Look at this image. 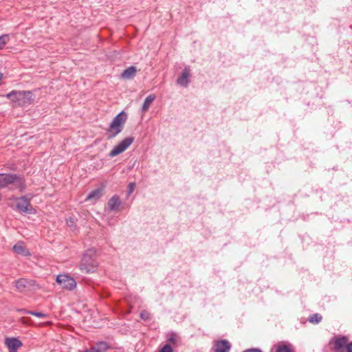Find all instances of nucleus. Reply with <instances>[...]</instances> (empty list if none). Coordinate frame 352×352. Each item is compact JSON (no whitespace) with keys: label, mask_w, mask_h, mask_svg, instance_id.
Returning <instances> with one entry per match:
<instances>
[{"label":"nucleus","mask_w":352,"mask_h":352,"mask_svg":"<svg viewBox=\"0 0 352 352\" xmlns=\"http://www.w3.org/2000/svg\"><path fill=\"white\" fill-rule=\"evenodd\" d=\"M1 199H2V196H1V195L0 194V201H1Z\"/></svg>","instance_id":"c756f323"},{"label":"nucleus","mask_w":352,"mask_h":352,"mask_svg":"<svg viewBox=\"0 0 352 352\" xmlns=\"http://www.w3.org/2000/svg\"><path fill=\"white\" fill-rule=\"evenodd\" d=\"M18 182H21V178L16 174H0V188H4L8 185Z\"/></svg>","instance_id":"0eeeda50"},{"label":"nucleus","mask_w":352,"mask_h":352,"mask_svg":"<svg viewBox=\"0 0 352 352\" xmlns=\"http://www.w3.org/2000/svg\"><path fill=\"white\" fill-rule=\"evenodd\" d=\"M13 250L15 253L22 256H28L30 252L24 245L23 241L17 242L13 247Z\"/></svg>","instance_id":"4468645a"},{"label":"nucleus","mask_w":352,"mask_h":352,"mask_svg":"<svg viewBox=\"0 0 352 352\" xmlns=\"http://www.w3.org/2000/svg\"><path fill=\"white\" fill-rule=\"evenodd\" d=\"M9 41L10 36L8 34L0 36V50H2Z\"/></svg>","instance_id":"4be33fe9"},{"label":"nucleus","mask_w":352,"mask_h":352,"mask_svg":"<svg viewBox=\"0 0 352 352\" xmlns=\"http://www.w3.org/2000/svg\"><path fill=\"white\" fill-rule=\"evenodd\" d=\"M19 311L22 314H28L36 316L38 318H47V314H45L44 313L37 312V311H28L25 309H19Z\"/></svg>","instance_id":"aec40b11"},{"label":"nucleus","mask_w":352,"mask_h":352,"mask_svg":"<svg viewBox=\"0 0 352 352\" xmlns=\"http://www.w3.org/2000/svg\"><path fill=\"white\" fill-rule=\"evenodd\" d=\"M109 345L107 342L100 341L92 345L89 349H87L88 352H106L109 349Z\"/></svg>","instance_id":"9b49d317"},{"label":"nucleus","mask_w":352,"mask_h":352,"mask_svg":"<svg viewBox=\"0 0 352 352\" xmlns=\"http://www.w3.org/2000/svg\"><path fill=\"white\" fill-rule=\"evenodd\" d=\"M137 69L134 66H131L123 71L121 74V78L123 79H132L135 76Z\"/></svg>","instance_id":"dca6fc26"},{"label":"nucleus","mask_w":352,"mask_h":352,"mask_svg":"<svg viewBox=\"0 0 352 352\" xmlns=\"http://www.w3.org/2000/svg\"><path fill=\"white\" fill-rule=\"evenodd\" d=\"M243 352H262V351H261V350H260L258 349L254 348V349H246V350L243 351Z\"/></svg>","instance_id":"bb28decb"},{"label":"nucleus","mask_w":352,"mask_h":352,"mask_svg":"<svg viewBox=\"0 0 352 352\" xmlns=\"http://www.w3.org/2000/svg\"><path fill=\"white\" fill-rule=\"evenodd\" d=\"M126 119L127 114L124 111H121L113 119L109 129H107L109 138H115L122 131Z\"/></svg>","instance_id":"7ed1b4c3"},{"label":"nucleus","mask_w":352,"mask_h":352,"mask_svg":"<svg viewBox=\"0 0 352 352\" xmlns=\"http://www.w3.org/2000/svg\"><path fill=\"white\" fill-rule=\"evenodd\" d=\"M231 344L226 340L217 341L213 346L214 352H229Z\"/></svg>","instance_id":"9d476101"},{"label":"nucleus","mask_w":352,"mask_h":352,"mask_svg":"<svg viewBox=\"0 0 352 352\" xmlns=\"http://www.w3.org/2000/svg\"><path fill=\"white\" fill-rule=\"evenodd\" d=\"M83 352H88V351L86 349V350H85Z\"/></svg>","instance_id":"7c9ffc66"},{"label":"nucleus","mask_w":352,"mask_h":352,"mask_svg":"<svg viewBox=\"0 0 352 352\" xmlns=\"http://www.w3.org/2000/svg\"><path fill=\"white\" fill-rule=\"evenodd\" d=\"M322 317L319 314H314L309 316V322L312 324H318L322 321Z\"/></svg>","instance_id":"412c9836"},{"label":"nucleus","mask_w":352,"mask_h":352,"mask_svg":"<svg viewBox=\"0 0 352 352\" xmlns=\"http://www.w3.org/2000/svg\"><path fill=\"white\" fill-rule=\"evenodd\" d=\"M140 316L142 320L144 321H149L151 320V314L146 310H143L140 312Z\"/></svg>","instance_id":"5701e85b"},{"label":"nucleus","mask_w":352,"mask_h":352,"mask_svg":"<svg viewBox=\"0 0 352 352\" xmlns=\"http://www.w3.org/2000/svg\"><path fill=\"white\" fill-rule=\"evenodd\" d=\"M160 352H173V349L170 344H165Z\"/></svg>","instance_id":"393cba45"},{"label":"nucleus","mask_w":352,"mask_h":352,"mask_svg":"<svg viewBox=\"0 0 352 352\" xmlns=\"http://www.w3.org/2000/svg\"><path fill=\"white\" fill-rule=\"evenodd\" d=\"M56 282L62 287L69 291L73 290L76 287V282L72 277L65 275L59 274L56 276Z\"/></svg>","instance_id":"423d86ee"},{"label":"nucleus","mask_w":352,"mask_h":352,"mask_svg":"<svg viewBox=\"0 0 352 352\" xmlns=\"http://www.w3.org/2000/svg\"><path fill=\"white\" fill-rule=\"evenodd\" d=\"M346 352H352V342L349 343L347 346Z\"/></svg>","instance_id":"cd10ccee"},{"label":"nucleus","mask_w":352,"mask_h":352,"mask_svg":"<svg viewBox=\"0 0 352 352\" xmlns=\"http://www.w3.org/2000/svg\"><path fill=\"white\" fill-rule=\"evenodd\" d=\"M67 224L69 227H73L74 226L75 222L74 220L72 218L67 220Z\"/></svg>","instance_id":"a878e982"},{"label":"nucleus","mask_w":352,"mask_h":352,"mask_svg":"<svg viewBox=\"0 0 352 352\" xmlns=\"http://www.w3.org/2000/svg\"><path fill=\"white\" fill-rule=\"evenodd\" d=\"M190 76V69L185 67L182 73L179 75L177 80V82L182 87H187L189 83L188 77Z\"/></svg>","instance_id":"f8f14e48"},{"label":"nucleus","mask_w":352,"mask_h":352,"mask_svg":"<svg viewBox=\"0 0 352 352\" xmlns=\"http://www.w3.org/2000/svg\"><path fill=\"white\" fill-rule=\"evenodd\" d=\"M155 99V96L154 94H151L145 98L142 107V110L143 112H146V111H148L150 105L154 101Z\"/></svg>","instance_id":"a211bd4d"},{"label":"nucleus","mask_w":352,"mask_h":352,"mask_svg":"<svg viewBox=\"0 0 352 352\" xmlns=\"http://www.w3.org/2000/svg\"><path fill=\"white\" fill-rule=\"evenodd\" d=\"M16 208L19 211L24 213L32 214L34 211L30 201L24 196L16 199Z\"/></svg>","instance_id":"6e6552de"},{"label":"nucleus","mask_w":352,"mask_h":352,"mask_svg":"<svg viewBox=\"0 0 352 352\" xmlns=\"http://www.w3.org/2000/svg\"><path fill=\"white\" fill-rule=\"evenodd\" d=\"M276 352H292V349L289 345H280L277 347Z\"/></svg>","instance_id":"b1692460"},{"label":"nucleus","mask_w":352,"mask_h":352,"mask_svg":"<svg viewBox=\"0 0 352 352\" xmlns=\"http://www.w3.org/2000/svg\"><path fill=\"white\" fill-rule=\"evenodd\" d=\"M135 186V184H133V183H130L129 185V192H132L133 190V188Z\"/></svg>","instance_id":"c85d7f7f"},{"label":"nucleus","mask_w":352,"mask_h":352,"mask_svg":"<svg viewBox=\"0 0 352 352\" xmlns=\"http://www.w3.org/2000/svg\"><path fill=\"white\" fill-rule=\"evenodd\" d=\"M98 267V262L96 259V251L92 249L87 250L82 258L80 268L85 273L93 272Z\"/></svg>","instance_id":"f03ea898"},{"label":"nucleus","mask_w":352,"mask_h":352,"mask_svg":"<svg viewBox=\"0 0 352 352\" xmlns=\"http://www.w3.org/2000/svg\"><path fill=\"white\" fill-rule=\"evenodd\" d=\"M102 195V188H96L94 190H92L89 194L87 195L86 200H94L97 201L98 200Z\"/></svg>","instance_id":"f3484780"},{"label":"nucleus","mask_w":352,"mask_h":352,"mask_svg":"<svg viewBox=\"0 0 352 352\" xmlns=\"http://www.w3.org/2000/svg\"><path fill=\"white\" fill-rule=\"evenodd\" d=\"M33 281L25 278H20L15 282L16 289L21 292L23 291L26 287L32 286Z\"/></svg>","instance_id":"2eb2a0df"},{"label":"nucleus","mask_w":352,"mask_h":352,"mask_svg":"<svg viewBox=\"0 0 352 352\" xmlns=\"http://www.w3.org/2000/svg\"><path fill=\"white\" fill-rule=\"evenodd\" d=\"M121 201L118 195H113L107 202V207L110 211H118Z\"/></svg>","instance_id":"ddd939ff"},{"label":"nucleus","mask_w":352,"mask_h":352,"mask_svg":"<svg viewBox=\"0 0 352 352\" xmlns=\"http://www.w3.org/2000/svg\"><path fill=\"white\" fill-rule=\"evenodd\" d=\"M348 338L346 336H336L331 340L329 346L336 352H344L347 350Z\"/></svg>","instance_id":"20e7f679"},{"label":"nucleus","mask_w":352,"mask_h":352,"mask_svg":"<svg viewBox=\"0 0 352 352\" xmlns=\"http://www.w3.org/2000/svg\"><path fill=\"white\" fill-rule=\"evenodd\" d=\"M134 138L128 137L120 142L109 153V156L113 157L126 151L133 142Z\"/></svg>","instance_id":"39448f33"},{"label":"nucleus","mask_w":352,"mask_h":352,"mask_svg":"<svg viewBox=\"0 0 352 352\" xmlns=\"http://www.w3.org/2000/svg\"><path fill=\"white\" fill-rule=\"evenodd\" d=\"M6 97L16 105L23 107L31 104L34 99L32 93L30 91H16L13 90L6 95Z\"/></svg>","instance_id":"f257e3e1"},{"label":"nucleus","mask_w":352,"mask_h":352,"mask_svg":"<svg viewBox=\"0 0 352 352\" xmlns=\"http://www.w3.org/2000/svg\"><path fill=\"white\" fill-rule=\"evenodd\" d=\"M168 341L175 346H178L181 344V338L175 333H170Z\"/></svg>","instance_id":"6ab92c4d"},{"label":"nucleus","mask_w":352,"mask_h":352,"mask_svg":"<svg viewBox=\"0 0 352 352\" xmlns=\"http://www.w3.org/2000/svg\"><path fill=\"white\" fill-rule=\"evenodd\" d=\"M4 344L8 347L9 352H17L18 349L23 346L22 342L14 337L6 338Z\"/></svg>","instance_id":"1a4fd4ad"}]
</instances>
